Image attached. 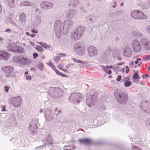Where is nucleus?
Returning a JSON list of instances; mask_svg holds the SVG:
<instances>
[{
	"instance_id": "1",
	"label": "nucleus",
	"mask_w": 150,
	"mask_h": 150,
	"mask_svg": "<svg viewBox=\"0 0 150 150\" xmlns=\"http://www.w3.org/2000/svg\"><path fill=\"white\" fill-rule=\"evenodd\" d=\"M132 17L136 19H144L146 18V16L139 10L133 11L131 13Z\"/></svg>"
},
{
	"instance_id": "2",
	"label": "nucleus",
	"mask_w": 150,
	"mask_h": 150,
	"mask_svg": "<svg viewBox=\"0 0 150 150\" xmlns=\"http://www.w3.org/2000/svg\"><path fill=\"white\" fill-rule=\"evenodd\" d=\"M114 94L117 98L124 102H126L127 100L128 95L127 94L120 92H116V91L115 92Z\"/></svg>"
},
{
	"instance_id": "3",
	"label": "nucleus",
	"mask_w": 150,
	"mask_h": 150,
	"mask_svg": "<svg viewBox=\"0 0 150 150\" xmlns=\"http://www.w3.org/2000/svg\"><path fill=\"white\" fill-rule=\"evenodd\" d=\"M74 48L76 50L78 54L81 55L84 53L85 47L80 44L78 43L76 44Z\"/></svg>"
},
{
	"instance_id": "4",
	"label": "nucleus",
	"mask_w": 150,
	"mask_h": 150,
	"mask_svg": "<svg viewBox=\"0 0 150 150\" xmlns=\"http://www.w3.org/2000/svg\"><path fill=\"white\" fill-rule=\"evenodd\" d=\"M73 24V22L71 21L66 20L64 21L63 25V31H65V33H67L69 29L71 27Z\"/></svg>"
},
{
	"instance_id": "5",
	"label": "nucleus",
	"mask_w": 150,
	"mask_h": 150,
	"mask_svg": "<svg viewBox=\"0 0 150 150\" xmlns=\"http://www.w3.org/2000/svg\"><path fill=\"white\" fill-rule=\"evenodd\" d=\"M141 42L143 47L146 50H150V41L147 40L142 38L141 39Z\"/></svg>"
},
{
	"instance_id": "6",
	"label": "nucleus",
	"mask_w": 150,
	"mask_h": 150,
	"mask_svg": "<svg viewBox=\"0 0 150 150\" xmlns=\"http://www.w3.org/2000/svg\"><path fill=\"white\" fill-rule=\"evenodd\" d=\"M132 46L134 50L136 52L139 51L141 48L139 42L136 40L133 41Z\"/></svg>"
},
{
	"instance_id": "7",
	"label": "nucleus",
	"mask_w": 150,
	"mask_h": 150,
	"mask_svg": "<svg viewBox=\"0 0 150 150\" xmlns=\"http://www.w3.org/2000/svg\"><path fill=\"white\" fill-rule=\"evenodd\" d=\"M89 55L91 57L94 56L97 54V51L96 49L94 47H90L88 50Z\"/></svg>"
},
{
	"instance_id": "8",
	"label": "nucleus",
	"mask_w": 150,
	"mask_h": 150,
	"mask_svg": "<svg viewBox=\"0 0 150 150\" xmlns=\"http://www.w3.org/2000/svg\"><path fill=\"white\" fill-rule=\"evenodd\" d=\"M2 69L3 71L7 74L12 73L14 71V68L13 67L10 66H4L2 67Z\"/></svg>"
},
{
	"instance_id": "9",
	"label": "nucleus",
	"mask_w": 150,
	"mask_h": 150,
	"mask_svg": "<svg viewBox=\"0 0 150 150\" xmlns=\"http://www.w3.org/2000/svg\"><path fill=\"white\" fill-rule=\"evenodd\" d=\"M85 30V28L83 26H79L77 28L76 32L81 38L83 35V32Z\"/></svg>"
},
{
	"instance_id": "10",
	"label": "nucleus",
	"mask_w": 150,
	"mask_h": 150,
	"mask_svg": "<svg viewBox=\"0 0 150 150\" xmlns=\"http://www.w3.org/2000/svg\"><path fill=\"white\" fill-rule=\"evenodd\" d=\"M41 6L43 8H47L52 7H53V4L51 2L44 1L41 3Z\"/></svg>"
},
{
	"instance_id": "11",
	"label": "nucleus",
	"mask_w": 150,
	"mask_h": 150,
	"mask_svg": "<svg viewBox=\"0 0 150 150\" xmlns=\"http://www.w3.org/2000/svg\"><path fill=\"white\" fill-rule=\"evenodd\" d=\"M79 141L81 143L87 145L91 144L92 143L91 139L88 138L80 139L79 140Z\"/></svg>"
},
{
	"instance_id": "12",
	"label": "nucleus",
	"mask_w": 150,
	"mask_h": 150,
	"mask_svg": "<svg viewBox=\"0 0 150 150\" xmlns=\"http://www.w3.org/2000/svg\"><path fill=\"white\" fill-rule=\"evenodd\" d=\"M13 105L15 107H18L21 105V97L15 98L13 100Z\"/></svg>"
},
{
	"instance_id": "13",
	"label": "nucleus",
	"mask_w": 150,
	"mask_h": 150,
	"mask_svg": "<svg viewBox=\"0 0 150 150\" xmlns=\"http://www.w3.org/2000/svg\"><path fill=\"white\" fill-rule=\"evenodd\" d=\"M0 56L2 59H7L10 56V55L4 51L0 52Z\"/></svg>"
},
{
	"instance_id": "14",
	"label": "nucleus",
	"mask_w": 150,
	"mask_h": 150,
	"mask_svg": "<svg viewBox=\"0 0 150 150\" xmlns=\"http://www.w3.org/2000/svg\"><path fill=\"white\" fill-rule=\"evenodd\" d=\"M12 51L15 52L22 53L24 52V50L22 47L15 46L12 48Z\"/></svg>"
},
{
	"instance_id": "15",
	"label": "nucleus",
	"mask_w": 150,
	"mask_h": 150,
	"mask_svg": "<svg viewBox=\"0 0 150 150\" xmlns=\"http://www.w3.org/2000/svg\"><path fill=\"white\" fill-rule=\"evenodd\" d=\"M133 78L134 79L133 82L135 83H137L139 82L140 78L139 76L138 73L135 72L133 74Z\"/></svg>"
},
{
	"instance_id": "16",
	"label": "nucleus",
	"mask_w": 150,
	"mask_h": 150,
	"mask_svg": "<svg viewBox=\"0 0 150 150\" xmlns=\"http://www.w3.org/2000/svg\"><path fill=\"white\" fill-rule=\"evenodd\" d=\"M71 37L72 39L76 40H78L81 38L76 32H72L71 33Z\"/></svg>"
},
{
	"instance_id": "17",
	"label": "nucleus",
	"mask_w": 150,
	"mask_h": 150,
	"mask_svg": "<svg viewBox=\"0 0 150 150\" xmlns=\"http://www.w3.org/2000/svg\"><path fill=\"white\" fill-rule=\"evenodd\" d=\"M112 67V66H106L105 67L104 66L103 67L104 71L109 74H111L112 71L110 69Z\"/></svg>"
},
{
	"instance_id": "18",
	"label": "nucleus",
	"mask_w": 150,
	"mask_h": 150,
	"mask_svg": "<svg viewBox=\"0 0 150 150\" xmlns=\"http://www.w3.org/2000/svg\"><path fill=\"white\" fill-rule=\"evenodd\" d=\"M129 78L128 77H127L124 78V80L125 82L124 84L125 86L128 87L131 85L132 83L129 81Z\"/></svg>"
},
{
	"instance_id": "19",
	"label": "nucleus",
	"mask_w": 150,
	"mask_h": 150,
	"mask_svg": "<svg viewBox=\"0 0 150 150\" xmlns=\"http://www.w3.org/2000/svg\"><path fill=\"white\" fill-rule=\"evenodd\" d=\"M62 25V22L60 21H56L54 25L55 28V29H59L61 30V26Z\"/></svg>"
},
{
	"instance_id": "20",
	"label": "nucleus",
	"mask_w": 150,
	"mask_h": 150,
	"mask_svg": "<svg viewBox=\"0 0 150 150\" xmlns=\"http://www.w3.org/2000/svg\"><path fill=\"white\" fill-rule=\"evenodd\" d=\"M26 18V14L24 13H21L19 16V20L23 22L25 20Z\"/></svg>"
},
{
	"instance_id": "21",
	"label": "nucleus",
	"mask_w": 150,
	"mask_h": 150,
	"mask_svg": "<svg viewBox=\"0 0 150 150\" xmlns=\"http://www.w3.org/2000/svg\"><path fill=\"white\" fill-rule=\"evenodd\" d=\"M75 147L73 145L65 146L64 150H73Z\"/></svg>"
},
{
	"instance_id": "22",
	"label": "nucleus",
	"mask_w": 150,
	"mask_h": 150,
	"mask_svg": "<svg viewBox=\"0 0 150 150\" xmlns=\"http://www.w3.org/2000/svg\"><path fill=\"white\" fill-rule=\"evenodd\" d=\"M27 59L23 57H21L19 58L18 62L21 63H25L27 60Z\"/></svg>"
},
{
	"instance_id": "23",
	"label": "nucleus",
	"mask_w": 150,
	"mask_h": 150,
	"mask_svg": "<svg viewBox=\"0 0 150 150\" xmlns=\"http://www.w3.org/2000/svg\"><path fill=\"white\" fill-rule=\"evenodd\" d=\"M21 6H30L31 5V3L28 1L22 2L20 4Z\"/></svg>"
},
{
	"instance_id": "24",
	"label": "nucleus",
	"mask_w": 150,
	"mask_h": 150,
	"mask_svg": "<svg viewBox=\"0 0 150 150\" xmlns=\"http://www.w3.org/2000/svg\"><path fill=\"white\" fill-rule=\"evenodd\" d=\"M56 73L58 75L61 76L62 77H68V76L62 73L58 70H56Z\"/></svg>"
},
{
	"instance_id": "25",
	"label": "nucleus",
	"mask_w": 150,
	"mask_h": 150,
	"mask_svg": "<svg viewBox=\"0 0 150 150\" xmlns=\"http://www.w3.org/2000/svg\"><path fill=\"white\" fill-rule=\"evenodd\" d=\"M35 48L37 51H39L40 52H42L43 51V48L39 45L36 46Z\"/></svg>"
},
{
	"instance_id": "26",
	"label": "nucleus",
	"mask_w": 150,
	"mask_h": 150,
	"mask_svg": "<svg viewBox=\"0 0 150 150\" xmlns=\"http://www.w3.org/2000/svg\"><path fill=\"white\" fill-rule=\"evenodd\" d=\"M72 60L74 61L77 63H83V61L76 59L75 58H73Z\"/></svg>"
},
{
	"instance_id": "27",
	"label": "nucleus",
	"mask_w": 150,
	"mask_h": 150,
	"mask_svg": "<svg viewBox=\"0 0 150 150\" xmlns=\"http://www.w3.org/2000/svg\"><path fill=\"white\" fill-rule=\"evenodd\" d=\"M10 86H4V88L5 89V91L6 92H8V90L10 88Z\"/></svg>"
},
{
	"instance_id": "28",
	"label": "nucleus",
	"mask_w": 150,
	"mask_h": 150,
	"mask_svg": "<svg viewBox=\"0 0 150 150\" xmlns=\"http://www.w3.org/2000/svg\"><path fill=\"white\" fill-rule=\"evenodd\" d=\"M42 47L46 49H49L50 48V46L46 43H44Z\"/></svg>"
},
{
	"instance_id": "29",
	"label": "nucleus",
	"mask_w": 150,
	"mask_h": 150,
	"mask_svg": "<svg viewBox=\"0 0 150 150\" xmlns=\"http://www.w3.org/2000/svg\"><path fill=\"white\" fill-rule=\"evenodd\" d=\"M49 139L50 140V141L49 142V144H53L54 143V141L53 140L52 138L51 137H49Z\"/></svg>"
},
{
	"instance_id": "30",
	"label": "nucleus",
	"mask_w": 150,
	"mask_h": 150,
	"mask_svg": "<svg viewBox=\"0 0 150 150\" xmlns=\"http://www.w3.org/2000/svg\"><path fill=\"white\" fill-rule=\"evenodd\" d=\"M38 56V55L37 53L35 52L33 54V58L34 59H36Z\"/></svg>"
},
{
	"instance_id": "31",
	"label": "nucleus",
	"mask_w": 150,
	"mask_h": 150,
	"mask_svg": "<svg viewBox=\"0 0 150 150\" xmlns=\"http://www.w3.org/2000/svg\"><path fill=\"white\" fill-rule=\"evenodd\" d=\"M150 59V55L147 56L146 58L144 59V61H147Z\"/></svg>"
},
{
	"instance_id": "32",
	"label": "nucleus",
	"mask_w": 150,
	"mask_h": 150,
	"mask_svg": "<svg viewBox=\"0 0 150 150\" xmlns=\"http://www.w3.org/2000/svg\"><path fill=\"white\" fill-rule=\"evenodd\" d=\"M38 67L39 68L42 69L43 68V65L42 63H41L39 64L38 66Z\"/></svg>"
},
{
	"instance_id": "33",
	"label": "nucleus",
	"mask_w": 150,
	"mask_h": 150,
	"mask_svg": "<svg viewBox=\"0 0 150 150\" xmlns=\"http://www.w3.org/2000/svg\"><path fill=\"white\" fill-rule=\"evenodd\" d=\"M121 76L120 75H118L117 78L116 79V80L117 81H121Z\"/></svg>"
},
{
	"instance_id": "34",
	"label": "nucleus",
	"mask_w": 150,
	"mask_h": 150,
	"mask_svg": "<svg viewBox=\"0 0 150 150\" xmlns=\"http://www.w3.org/2000/svg\"><path fill=\"white\" fill-rule=\"evenodd\" d=\"M26 78L27 80H30L31 79V77L30 75H27L26 76Z\"/></svg>"
},
{
	"instance_id": "35",
	"label": "nucleus",
	"mask_w": 150,
	"mask_h": 150,
	"mask_svg": "<svg viewBox=\"0 0 150 150\" xmlns=\"http://www.w3.org/2000/svg\"><path fill=\"white\" fill-rule=\"evenodd\" d=\"M60 59V57L59 56H57L55 58V60L57 61H59Z\"/></svg>"
},
{
	"instance_id": "36",
	"label": "nucleus",
	"mask_w": 150,
	"mask_h": 150,
	"mask_svg": "<svg viewBox=\"0 0 150 150\" xmlns=\"http://www.w3.org/2000/svg\"><path fill=\"white\" fill-rule=\"evenodd\" d=\"M59 55L61 57H65L66 56V54L64 53H60L59 54Z\"/></svg>"
},
{
	"instance_id": "37",
	"label": "nucleus",
	"mask_w": 150,
	"mask_h": 150,
	"mask_svg": "<svg viewBox=\"0 0 150 150\" xmlns=\"http://www.w3.org/2000/svg\"><path fill=\"white\" fill-rule=\"evenodd\" d=\"M125 69H126V73H128L129 71V69L128 67L127 66H126L125 67Z\"/></svg>"
},
{
	"instance_id": "38",
	"label": "nucleus",
	"mask_w": 150,
	"mask_h": 150,
	"mask_svg": "<svg viewBox=\"0 0 150 150\" xmlns=\"http://www.w3.org/2000/svg\"><path fill=\"white\" fill-rule=\"evenodd\" d=\"M47 65H48L50 67H51L52 66V65L53 64L51 62H49L47 63Z\"/></svg>"
},
{
	"instance_id": "39",
	"label": "nucleus",
	"mask_w": 150,
	"mask_h": 150,
	"mask_svg": "<svg viewBox=\"0 0 150 150\" xmlns=\"http://www.w3.org/2000/svg\"><path fill=\"white\" fill-rule=\"evenodd\" d=\"M51 67L52 68V69L54 70V71H55V72H56V70H57L55 69L56 67L53 64L52 65V66Z\"/></svg>"
},
{
	"instance_id": "40",
	"label": "nucleus",
	"mask_w": 150,
	"mask_h": 150,
	"mask_svg": "<svg viewBox=\"0 0 150 150\" xmlns=\"http://www.w3.org/2000/svg\"><path fill=\"white\" fill-rule=\"evenodd\" d=\"M51 67L52 68V69L54 70V71H55V72H56V70H57L55 69L56 67L53 64L52 65V66Z\"/></svg>"
},
{
	"instance_id": "41",
	"label": "nucleus",
	"mask_w": 150,
	"mask_h": 150,
	"mask_svg": "<svg viewBox=\"0 0 150 150\" xmlns=\"http://www.w3.org/2000/svg\"><path fill=\"white\" fill-rule=\"evenodd\" d=\"M31 32L32 33H38V31L37 30H34V29H33V30H32Z\"/></svg>"
},
{
	"instance_id": "42",
	"label": "nucleus",
	"mask_w": 150,
	"mask_h": 150,
	"mask_svg": "<svg viewBox=\"0 0 150 150\" xmlns=\"http://www.w3.org/2000/svg\"><path fill=\"white\" fill-rule=\"evenodd\" d=\"M148 75L147 74H143L142 75V77L143 79H145L148 77Z\"/></svg>"
},
{
	"instance_id": "43",
	"label": "nucleus",
	"mask_w": 150,
	"mask_h": 150,
	"mask_svg": "<svg viewBox=\"0 0 150 150\" xmlns=\"http://www.w3.org/2000/svg\"><path fill=\"white\" fill-rule=\"evenodd\" d=\"M146 30L148 32H150V25L148 26L146 28Z\"/></svg>"
},
{
	"instance_id": "44",
	"label": "nucleus",
	"mask_w": 150,
	"mask_h": 150,
	"mask_svg": "<svg viewBox=\"0 0 150 150\" xmlns=\"http://www.w3.org/2000/svg\"><path fill=\"white\" fill-rule=\"evenodd\" d=\"M5 31L6 32H8L9 33H11V30L9 29H6L5 30Z\"/></svg>"
},
{
	"instance_id": "45",
	"label": "nucleus",
	"mask_w": 150,
	"mask_h": 150,
	"mask_svg": "<svg viewBox=\"0 0 150 150\" xmlns=\"http://www.w3.org/2000/svg\"><path fill=\"white\" fill-rule=\"evenodd\" d=\"M2 108H3V110H1V111H6V110L5 109V106H2Z\"/></svg>"
},
{
	"instance_id": "46",
	"label": "nucleus",
	"mask_w": 150,
	"mask_h": 150,
	"mask_svg": "<svg viewBox=\"0 0 150 150\" xmlns=\"http://www.w3.org/2000/svg\"><path fill=\"white\" fill-rule=\"evenodd\" d=\"M5 76L7 77H11L12 76L11 74H7Z\"/></svg>"
},
{
	"instance_id": "47",
	"label": "nucleus",
	"mask_w": 150,
	"mask_h": 150,
	"mask_svg": "<svg viewBox=\"0 0 150 150\" xmlns=\"http://www.w3.org/2000/svg\"><path fill=\"white\" fill-rule=\"evenodd\" d=\"M38 44H39L40 45H42V46H43V44H43V43H42V42H38Z\"/></svg>"
},
{
	"instance_id": "48",
	"label": "nucleus",
	"mask_w": 150,
	"mask_h": 150,
	"mask_svg": "<svg viewBox=\"0 0 150 150\" xmlns=\"http://www.w3.org/2000/svg\"><path fill=\"white\" fill-rule=\"evenodd\" d=\"M133 147H134V148L135 149V150H141L140 149H139L138 147H137L135 146H134Z\"/></svg>"
},
{
	"instance_id": "49",
	"label": "nucleus",
	"mask_w": 150,
	"mask_h": 150,
	"mask_svg": "<svg viewBox=\"0 0 150 150\" xmlns=\"http://www.w3.org/2000/svg\"><path fill=\"white\" fill-rule=\"evenodd\" d=\"M124 64V62H122H122H120V63H118L117 64V65H122L123 64Z\"/></svg>"
},
{
	"instance_id": "50",
	"label": "nucleus",
	"mask_w": 150,
	"mask_h": 150,
	"mask_svg": "<svg viewBox=\"0 0 150 150\" xmlns=\"http://www.w3.org/2000/svg\"><path fill=\"white\" fill-rule=\"evenodd\" d=\"M134 64V62H133V61H132V62H131L129 63V65H133Z\"/></svg>"
},
{
	"instance_id": "51",
	"label": "nucleus",
	"mask_w": 150,
	"mask_h": 150,
	"mask_svg": "<svg viewBox=\"0 0 150 150\" xmlns=\"http://www.w3.org/2000/svg\"><path fill=\"white\" fill-rule=\"evenodd\" d=\"M30 44L33 46H34L35 45V43L33 42H30Z\"/></svg>"
},
{
	"instance_id": "52",
	"label": "nucleus",
	"mask_w": 150,
	"mask_h": 150,
	"mask_svg": "<svg viewBox=\"0 0 150 150\" xmlns=\"http://www.w3.org/2000/svg\"><path fill=\"white\" fill-rule=\"evenodd\" d=\"M31 71H35V69L34 68H31L30 69Z\"/></svg>"
},
{
	"instance_id": "53",
	"label": "nucleus",
	"mask_w": 150,
	"mask_h": 150,
	"mask_svg": "<svg viewBox=\"0 0 150 150\" xmlns=\"http://www.w3.org/2000/svg\"><path fill=\"white\" fill-rule=\"evenodd\" d=\"M30 35L31 37H32L33 38L35 36V34H32L31 35Z\"/></svg>"
},
{
	"instance_id": "54",
	"label": "nucleus",
	"mask_w": 150,
	"mask_h": 150,
	"mask_svg": "<svg viewBox=\"0 0 150 150\" xmlns=\"http://www.w3.org/2000/svg\"><path fill=\"white\" fill-rule=\"evenodd\" d=\"M2 10V8L1 6L0 5V13L1 12Z\"/></svg>"
},
{
	"instance_id": "55",
	"label": "nucleus",
	"mask_w": 150,
	"mask_h": 150,
	"mask_svg": "<svg viewBox=\"0 0 150 150\" xmlns=\"http://www.w3.org/2000/svg\"><path fill=\"white\" fill-rule=\"evenodd\" d=\"M139 62V61L137 59V61L135 62V63L136 64H137Z\"/></svg>"
},
{
	"instance_id": "56",
	"label": "nucleus",
	"mask_w": 150,
	"mask_h": 150,
	"mask_svg": "<svg viewBox=\"0 0 150 150\" xmlns=\"http://www.w3.org/2000/svg\"><path fill=\"white\" fill-rule=\"evenodd\" d=\"M26 35H28V36L30 35V34L28 32H26Z\"/></svg>"
},
{
	"instance_id": "57",
	"label": "nucleus",
	"mask_w": 150,
	"mask_h": 150,
	"mask_svg": "<svg viewBox=\"0 0 150 150\" xmlns=\"http://www.w3.org/2000/svg\"><path fill=\"white\" fill-rule=\"evenodd\" d=\"M28 71H26L25 73V74H27L28 73Z\"/></svg>"
},
{
	"instance_id": "58",
	"label": "nucleus",
	"mask_w": 150,
	"mask_h": 150,
	"mask_svg": "<svg viewBox=\"0 0 150 150\" xmlns=\"http://www.w3.org/2000/svg\"><path fill=\"white\" fill-rule=\"evenodd\" d=\"M142 63L141 62L139 63L138 64V66H141V65H142Z\"/></svg>"
},
{
	"instance_id": "59",
	"label": "nucleus",
	"mask_w": 150,
	"mask_h": 150,
	"mask_svg": "<svg viewBox=\"0 0 150 150\" xmlns=\"http://www.w3.org/2000/svg\"><path fill=\"white\" fill-rule=\"evenodd\" d=\"M137 59L139 61V60H141V58H137Z\"/></svg>"
},
{
	"instance_id": "60",
	"label": "nucleus",
	"mask_w": 150,
	"mask_h": 150,
	"mask_svg": "<svg viewBox=\"0 0 150 150\" xmlns=\"http://www.w3.org/2000/svg\"><path fill=\"white\" fill-rule=\"evenodd\" d=\"M3 40V39L0 37V41H1Z\"/></svg>"
},
{
	"instance_id": "61",
	"label": "nucleus",
	"mask_w": 150,
	"mask_h": 150,
	"mask_svg": "<svg viewBox=\"0 0 150 150\" xmlns=\"http://www.w3.org/2000/svg\"><path fill=\"white\" fill-rule=\"evenodd\" d=\"M58 112L59 113H60L61 112V111L60 110H59V111H58Z\"/></svg>"
},
{
	"instance_id": "62",
	"label": "nucleus",
	"mask_w": 150,
	"mask_h": 150,
	"mask_svg": "<svg viewBox=\"0 0 150 150\" xmlns=\"http://www.w3.org/2000/svg\"><path fill=\"white\" fill-rule=\"evenodd\" d=\"M123 5V4L122 3H121V6H122Z\"/></svg>"
},
{
	"instance_id": "63",
	"label": "nucleus",
	"mask_w": 150,
	"mask_h": 150,
	"mask_svg": "<svg viewBox=\"0 0 150 150\" xmlns=\"http://www.w3.org/2000/svg\"><path fill=\"white\" fill-rule=\"evenodd\" d=\"M148 69L150 71V66L149 67Z\"/></svg>"
},
{
	"instance_id": "64",
	"label": "nucleus",
	"mask_w": 150,
	"mask_h": 150,
	"mask_svg": "<svg viewBox=\"0 0 150 150\" xmlns=\"http://www.w3.org/2000/svg\"><path fill=\"white\" fill-rule=\"evenodd\" d=\"M118 59L119 60H121V58H120V57H119L118 58Z\"/></svg>"
}]
</instances>
